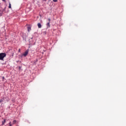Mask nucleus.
Segmentation results:
<instances>
[{
	"label": "nucleus",
	"mask_w": 126,
	"mask_h": 126,
	"mask_svg": "<svg viewBox=\"0 0 126 126\" xmlns=\"http://www.w3.org/2000/svg\"><path fill=\"white\" fill-rule=\"evenodd\" d=\"M5 57H6V54L4 53H0V61H3Z\"/></svg>",
	"instance_id": "nucleus-1"
},
{
	"label": "nucleus",
	"mask_w": 126,
	"mask_h": 126,
	"mask_svg": "<svg viewBox=\"0 0 126 126\" xmlns=\"http://www.w3.org/2000/svg\"><path fill=\"white\" fill-rule=\"evenodd\" d=\"M19 52H20V49L19 50Z\"/></svg>",
	"instance_id": "nucleus-15"
},
{
	"label": "nucleus",
	"mask_w": 126,
	"mask_h": 126,
	"mask_svg": "<svg viewBox=\"0 0 126 126\" xmlns=\"http://www.w3.org/2000/svg\"><path fill=\"white\" fill-rule=\"evenodd\" d=\"M4 11V10H1V9H0V16H2V13H3Z\"/></svg>",
	"instance_id": "nucleus-3"
},
{
	"label": "nucleus",
	"mask_w": 126,
	"mask_h": 126,
	"mask_svg": "<svg viewBox=\"0 0 126 126\" xmlns=\"http://www.w3.org/2000/svg\"><path fill=\"white\" fill-rule=\"evenodd\" d=\"M28 53H29V50H27L26 51H25V53L23 54V56H24V57H26V56L28 55Z\"/></svg>",
	"instance_id": "nucleus-2"
},
{
	"label": "nucleus",
	"mask_w": 126,
	"mask_h": 126,
	"mask_svg": "<svg viewBox=\"0 0 126 126\" xmlns=\"http://www.w3.org/2000/svg\"><path fill=\"white\" fill-rule=\"evenodd\" d=\"M1 102H3V98L0 99V104L1 103Z\"/></svg>",
	"instance_id": "nucleus-10"
},
{
	"label": "nucleus",
	"mask_w": 126,
	"mask_h": 126,
	"mask_svg": "<svg viewBox=\"0 0 126 126\" xmlns=\"http://www.w3.org/2000/svg\"><path fill=\"white\" fill-rule=\"evenodd\" d=\"M15 124H16V120H13V125H14Z\"/></svg>",
	"instance_id": "nucleus-8"
},
{
	"label": "nucleus",
	"mask_w": 126,
	"mask_h": 126,
	"mask_svg": "<svg viewBox=\"0 0 126 126\" xmlns=\"http://www.w3.org/2000/svg\"><path fill=\"white\" fill-rule=\"evenodd\" d=\"M28 31L29 32V31H31V27H28Z\"/></svg>",
	"instance_id": "nucleus-7"
},
{
	"label": "nucleus",
	"mask_w": 126,
	"mask_h": 126,
	"mask_svg": "<svg viewBox=\"0 0 126 126\" xmlns=\"http://www.w3.org/2000/svg\"><path fill=\"white\" fill-rule=\"evenodd\" d=\"M5 124V119H4L3 121L2 122V126H3Z\"/></svg>",
	"instance_id": "nucleus-6"
},
{
	"label": "nucleus",
	"mask_w": 126,
	"mask_h": 126,
	"mask_svg": "<svg viewBox=\"0 0 126 126\" xmlns=\"http://www.w3.org/2000/svg\"><path fill=\"white\" fill-rule=\"evenodd\" d=\"M45 0V1H46V0Z\"/></svg>",
	"instance_id": "nucleus-16"
},
{
	"label": "nucleus",
	"mask_w": 126,
	"mask_h": 126,
	"mask_svg": "<svg viewBox=\"0 0 126 126\" xmlns=\"http://www.w3.org/2000/svg\"><path fill=\"white\" fill-rule=\"evenodd\" d=\"M2 0V1H4V2H6V1L5 0Z\"/></svg>",
	"instance_id": "nucleus-13"
},
{
	"label": "nucleus",
	"mask_w": 126,
	"mask_h": 126,
	"mask_svg": "<svg viewBox=\"0 0 126 126\" xmlns=\"http://www.w3.org/2000/svg\"><path fill=\"white\" fill-rule=\"evenodd\" d=\"M46 26H47V28H50V27H51V25H50V22H48V23L46 24Z\"/></svg>",
	"instance_id": "nucleus-4"
},
{
	"label": "nucleus",
	"mask_w": 126,
	"mask_h": 126,
	"mask_svg": "<svg viewBox=\"0 0 126 126\" xmlns=\"http://www.w3.org/2000/svg\"><path fill=\"white\" fill-rule=\"evenodd\" d=\"M9 126H12V125H11V122H10L9 123Z\"/></svg>",
	"instance_id": "nucleus-11"
},
{
	"label": "nucleus",
	"mask_w": 126,
	"mask_h": 126,
	"mask_svg": "<svg viewBox=\"0 0 126 126\" xmlns=\"http://www.w3.org/2000/svg\"><path fill=\"white\" fill-rule=\"evenodd\" d=\"M8 7H9V8H11V4L10 3V2H9V6H8Z\"/></svg>",
	"instance_id": "nucleus-9"
},
{
	"label": "nucleus",
	"mask_w": 126,
	"mask_h": 126,
	"mask_svg": "<svg viewBox=\"0 0 126 126\" xmlns=\"http://www.w3.org/2000/svg\"><path fill=\"white\" fill-rule=\"evenodd\" d=\"M37 26H38V28H42V25L40 23H38Z\"/></svg>",
	"instance_id": "nucleus-5"
},
{
	"label": "nucleus",
	"mask_w": 126,
	"mask_h": 126,
	"mask_svg": "<svg viewBox=\"0 0 126 126\" xmlns=\"http://www.w3.org/2000/svg\"><path fill=\"white\" fill-rule=\"evenodd\" d=\"M48 21L50 22V21H51V19H48Z\"/></svg>",
	"instance_id": "nucleus-14"
},
{
	"label": "nucleus",
	"mask_w": 126,
	"mask_h": 126,
	"mask_svg": "<svg viewBox=\"0 0 126 126\" xmlns=\"http://www.w3.org/2000/svg\"><path fill=\"white\" fill-rule=\"evenodd\" d=\"M54 2H57L58 1V0H53Z\"/></svg>",
	"instance_id": "nucleus-12"
}]
</instances>
